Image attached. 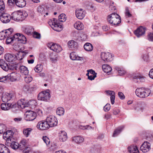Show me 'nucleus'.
<instances>
[{"mask_svg":"<svg viewBox=\"0 0 153 153\" xmlns=\"http://www.w3.org/2000/svg\"><path fill=\"white\" fill-rule=\"evenodd\" d=\"M28 16L27 13L25 11L15 12L11 15V18L16 21H22L24 20Z\"/></svg>","mask_w":153,"mask_h":153,"instance_id":"obj_1","label":"nucleus"},{"mask_svg":"<svg viewBox=\"0 0 153 153\" xmlns=\"http://www.w3.org/2000/svg\"><path fill=\"white\" fill-rule=\"evenodd\" d=\"M107 21L113 25H117L121 22V18L119 15L115 13H113L109 15L107 18Z\"/></svg>","mask_w":153,"mask_h":153,"instance_id":"obj_2","label":"nucleus"},{"mask_svg":"<svg viewBox=\"0 0 153 153\" xmlns=\"http://www.w3.org/2000/svg\"><path fill=\"white\" fill-rule=\"evenodd\" d=\"M135 92L138 97L141 98H145L150 95L151 91L149 89L146 90L143 88H139L136 89Z\"/></svg>","mask_w":153,"mask_h":153,"instance_id":"obj_3","label":"nucleus"},{"mask_svg":"<svg viewBox=\"0 0 153 153\" xmlns=\"http://www.w3.org/2000/svg\"><path fill=\"white\" fill-rule=\"evenodd\" d=\"M0 66L3 70L6 71L9 70H13L14 69H16V66L13 67L11 65L8 66L5 61L2 59H0Z\"/></svg>","mask_w":153,"mask_h":153,"instance_id":"obj_4","label":"nucleus"},{"mask_svg":"<svg viewBox=\"0 0 153 153\" xmlns=\"http://www.w3.org/2000/svg\"><path fill=\"white\" fill-rule=\"evenodd\" d=\"M46 120L50 127L55 126L57 124V119L53 116L50 115L48 117Z\"/></svg>","mask_w":153,"mask_h":153,"instance_id":"obj_5","label":"nucleus"},{"mask_svg":"<svg viewBox=\"0 0 153 153\" xmlns=\"http://www.w3.org/2000/svg\"><path fill=\"white\" fill-rule=\"evenodd\" d=\"M50 97V94L49 92L42 91L39 94L38 98L39 100L46 101L49 99Z\"/></svg>","mask_w":153,"mask_h":153,"instance_id":"obj_6","label":"nucleus"},{"mask_svg":"<svg viewBox=\"0 0 153 153\" xmlns=\"http://www.w3.org/2000/svg\"><path fill=\"white\" fill-rule=\"evenodd\" d=\"M37 127L42 130H47L50 127L46 120H42L39 122L37 125Z\"/></svg>","mask_w":153,"mask_h":153,"instance_id":"obj_7","label":"nucleus"},{"mask_svg":"<svg viewBox=\"0 0 153 153\" xmlns=\"http://www.w3.org/2000/svg\"><path fill=\"white\" fill-rule=\"evenodd\" d=\"M53 22H51L52 25L51 27L55 30L57 31H60L63 29V27L62 25L59 23H58L57 22V21L56 19H53Z\"/></svg>","mask_w":153,"mask_h":153,"instance_id":"obj_8","label":"nucleus"},{"mask_svg":"<svg viewBox=\"0 0 153 153\" xmlns=\"http://www.w3.org/2000/svg\"><path fill=\"white\" fill-rule=\"evenodd\" d=\"M8 107H6V103H2L1 104V108L3 110H8L11 108H17V105L16 102H12V103H9L8 104Z\"/></svg>","mask_w":153,"mask_h":153,"instance_id":"obj_9","label":"nucleus"},{"mask_svg":"<svg viewBox=\"0 0 153 153\" xmlns=\"http://www.w3.org/2000/svg\"><path fill=\"white\" fill-rule=\"evenodd\" d=\"M25 120L27 121H30L34 120L36 117V113L33 111H29L25 113Z\"/></svg>","mask_w":153,"mask_h":153,"instance_id":"obj_10","label":"nucleus"},{"mask_svg":"<svg viewBox=\"0 0 153 153\" xmlns=\"http://www.w3.org/2000/svg\"><path fill=\"white\" fill-rule=\"evenodd\" d=\"M48 47H49L51 50L57 53L61 52L62 50L61 46L56 44L51 43L49 44Z\"/></svg>","mask_w":153,"mask_h":153,"instance_id":"obj_11","label":"nucleus"},{"mask_svg":"<svg viewBox=\"0 0 153 153\" xmlns=\"http://www.w3.org/2000/svg\"><path fill=\"white\" fill-rule=\"evenodd\" d=\"M13 97V94L11 93H3L2 94L1 100L3 102H7L12 100Z\"/></svg>","mask_w":153,"mask_h":153,"instance_id":"obj_12","label":"nucleus"},{"mask_svg":"<svg viewBox=\"0 0 153 153\" xmlns=\"http://www.w3.org/2000/svg\"><path fill=\"white\" fill-rule=\"evenodd\" d=\"M85 11L82 8L77 9L75 11L76 16L79 19H83L85 17Z\"/></svg>","mask_w":153,"mask_h":153,"instance_id":"obj_13","label":"nucleus"},{"mask_svg":"<svg viewBox=\"0 0 153 153\" xmlns=\"http://www.w3.org/2000/svg\"><path fill=\"white\" fill-rule=\"evenodd\" d=\"M11 31H13V29L9 28L0 32V39L3 40L6 38L7 36L10 34Z\"/></svg>","mask_w":153,"mask_h":153,"instance_id":"obj_14","label":"nucleus"},{"mask_svg":"<svg viewBox=\"0 0 153 153\" xmlns=\"http://www.w3.org/2000/svg\"><path fill=\"white\" fill-rule=\"evenodd\" d=\"M140 149L143 152H146L150 150L151 144L147 141H145L142 145Z\"/></svg>","mask_w":153,"mask_h":153,"instance_id":"obj_15","label":"nucleus"},{"mask_svg":"<svg viewBox=\"0 0 153 153\" xmlns=\"http://www.w3.org/2000/svg\"><path fill=\"white\" fill-rule=\"evenodd\" d=\"M101 58L104 61L110 62L112 60V55L109 52H102L101 53Z\"/></svg>","mask_w":153,"mask_h":153,"instance_id":"obj_16","label":"nucleus"},{"mask_svg":"<svg viewBox=\"0 0 153 153\" xmlns=\"http://www.w3.org/2000/svg\"><path fill=\"white\" fill-rule=\"evenodd\" d=\"M146 29L142 26L138 27L134 32L135 34L138 37L144 35L145 33Z\"/></svg>","mask_w":153,"mask_h":153,"instance_id":"obj_17","label":"nucleus"},{"mask_svg":"<svg viewBox=\"0 0 153 153\" xmlns=\"http://www.w3.org/2000/svg\"><path fill=\"white\" fill-rule=\"evenodd\" d=\"M13 133L11 130L7 131L3 134V137L4 139L7 141H11V139L13 137Z\"/></svg>","mask_w":153,"mask_h":153,"instance_id":"obj_18","label":"nucleus"},{"mask_svg":"<svg viewBox=\"0 0 153 153\" xmlns=\"http://www.w3.org/2000/svg\"><path fill=\"white\" fill-rule=\"evenodd\" d=\"M11 18V16L10 15L6 13H4L0 17V19L1 21L4 23H7L9 22Z\"/></svg>","mask_w":153,"mask_h":153,"instance_id":"obj_19","label":"nucleus"},{"mask_svg":"<svg viewBox=\"0 0 153 153\" xmlns=\"http://www.w3.org/2000/svg\"><path fill=\"white\" fill-rule=\"evenodd\" d=\"M59 139L60 141H66L68 138L66 133L64 131H61L59 133Z\"/></svg>","mask_w":153,"mask_h":153,"instance_id":"obj_20","label":"nucleus"},{"mask_svg":"<svg viewBox=\"0 0 153 153\" xmlns=\"http://www.w3.org/2000/svg\"><path fill=\"white\" fill-rule=\"evenodd\" d=\"M23 31L27 35H29L31 34L33 31V28L30 26H25L22 27Z\"/></svg>","mask_w":153,"mask_h":153,"instance_id":"obj_21","label":"nucleus"},{"mask_svg":"<svg viewBox=\"0 0 153 153\" xmlns=\"http://www.w3.org/2000/svg\"><path fill=\"white\" fill-rule=\"evenodd\" d=\"M17 105H18L22 108H24L27 107V101L24 99H21L18 102Z\"/></svg>","mask_w":153,"mask_h":153,"instance_id":"obj_22","label":"nucleus"},{"mask_svg":"<svg viewBox=\"0 0 153 153\" xmlns=\"http://www.w3.org/2000/svg\"><path fill=\"white\" fill-rule=\"evenodd\" d=\"M9 76V79L12 82L16 80L19 78V74L17 73H12L8 75Z\"/></svg>","mask_w":153,"mask_h":153,"instance_id":"obj_23","label":"nucleus"},{"mask_svg":"<svg viewBox=\"0 0 153 153\" xmlns=\"http://www.w3.org/2000/svg\"><path fill=\"white\" fill-rule=\"evenodd\" d=\"M71 140L77 144L81 143L83 142L84 139L82 137L80 136H76L72 137Z\"/></svg>","mask_w":153,"mask_h":153,"instance_id":"obj_24","label":"nucleus"},{"mask_svg":"<svg viewBox=\"0 0 153 153\" xmlns=\"http://www.w3.org/2000/svg\"><path fill=\"white\" fill-rule=\"evenodd\" d=\"M0 153H10V151L5 145L0 144Z\"/></svg>","mask_w":153,"mask_h":153,"instance_id":"obj_25","label":"nucleus"},{"mask_svg":"<svg viewBox=\"0 0 153 153\" xmlns=\"http://www.w3.org/2000/svg\"><path fill=\"white\" fill-rule=\"evenodd\" d=\"M128 151L131 153H139L137 147L136 146L131 145L128 147Z\"/></svg>","mask_w":153,"mask_h":153,"instance_id":"obj_26","label":"nucleus"},{"mask_svg":"<svg viewBox=\"0 0 153 153\" xmlns=\"http://www.w3.org/2000/svg\"><path fill=\"white\" fill-rule=\"evenodd\" d=\"M15 56L10 53L6 54L4 55V59L7 61L11 62L13 61L15 58Z\"/></svg>","mask_w":153,"mask_h":153,"instance_id":"obj_27","label":"nucleus"},{"mask_svg":"<svg viewBox=\"0 0 153 153\" xmlns=\"http://www.w3.org/2000/svg\"><path fill=\"white\" fill-rule=\"evenodd\" d=\"M133 79L135 82H144L145 81L144 77L140 75L134 76L133 77Z\"/></svg>","mask_w":153,"mask_h":153,"instance_id":"obj_28","label":"nucleus"},{"mask_svg":"<svg viewBox=\"0 0 153 153\" xmlns=\"http://www.w3.org/2000/svg\"><path fill=\"white\" fill-rule=\"evenodd\" d=\"M124 128V126H122L118 127L114 131L112 135V136L113 137H115L117 136L120 133V132L122 131Z\"/></svg>","mask_w":153,"mask_h":153,"instance_id":"obj_29","label":"nucleus"},{"mask_svg":"<svg viewBox=\"0 0 153 153\" xmlns=\"http://www.w3.org/2000/svg\"><path fill=\"white\" fill-rule=\"evenodd\" d=\"M27 145V140L25 139H23L20 141L19 144V149L21 150H22L25 148Z\"/></svg>","mask_w":153,"mask_h":153,"instance_id":"obj_30","label":"nucleus"},{"mask_svg":"<svg viewBox=\"0 0 153 153\" xmlns=\"http://www.w3.org/2000/svg\"><path fill=\"white\" fill-rule=\"evenodd\" d=\"M16 4L18 7H22L26 5V2L25 0H17Z\"/></svg>","mask_w":153,"mask_h":153,"instance_id":"obj_31","label":"nucleus"},{"mask_svg":"<svg viewBox=\"0 0 153 153\" xmlns=\"http://www.w3.org/2000/svg\"><path fill=\"white\" fill-rule=\"evenodd\" d=\"M74 27L76 29L81 30L84 28L83 24L79 22H76L74 25Z\"/></svg>","mask_w":153,"mask_h":153,"instance_id":"obj_32","label":"nucleus"},{"mask_svg":"<svg viewBox=\"0 0 153 153\" xmlns=\"http://www.w3.org/2000/svg\"><path fill=\"white\" fill-rule=\"evenodd\" d=\"M70 57L72 60H81L82 58L77 56L75 52H72L70 53Z\"/></svg>","mask_w":153,"mask_h":153,"instance_id":"obj_33","label":"nucleus"},{"mask_svg":"<svg viewBox=\"0 0 153 153\" xmlns=\"http://www.w3.org/2000/svg\"><path fill=\"white\" fill-rule=\"evenodd\" d=\"M20 70L21 73L25 75H27L29 71L27 68L24 66H21L20 67Z\"/></svg>","mask_w":153,"mask_h":153,"instance_id":"obj_34","label":"nucleus"},{"mask_svg":"<svg viewBox=\"0 0 153 153\" xmlns=\"http://www.w3.org/2000/svg\"><path fill=\"white\" fill-rule=\"evenodd\" d=\"M102 69L103 71L107 73L110 72L112 70L111 68L109 65L106 64L102 65Z\"/></svg>","mask_w":153,"mask_h":153,"instance_id":"obj_35","label":"nucleus"},{"mask_svg":"<svg viewBox=\"0 0 153 153\" xmlns=\"http://www.w3.org/2000/svg\"><path fill=\"white\" fill-rule=\"evenodd\" d=\"M58 59V56L57 54L51 53L50 54V60L51 61L54 63L56 62Z\"/></svg>","mask_w":153,"mask_h":153,"instance_id":"obj_36","label":"nucleus"},{"mask_svg":"<svg viewBox=\"0 0 153 153\" xmlns=\"http://www.w3.org/2000/svg\"><path fill=\"white\" fill-rule=\"evenodd\" d=\"M84 49L87 51H91L93 49V47L92 45L89 43H86L84 45Z\"/></svg>","mask_w":153,"mask_h":153,"instance_id":"obj_37","label":"nucleus"},{"mask_svg":"<svg viewBox=\"0 0 153 153\" xmlns=\"http://www.w3.org/2000/svg\"><path fill=\"white\" fill-rule=\"evenodd\" d=\"M77 43L73 40L69 41L68 43V47L70 48L76 47L77 46Z\"/></svg>","mask_w":153,"mask_h":153,"instance_id":"obj_38","label":"nucleus"},{"mask_svg":"<svg viewBox=\"0 0 153 153\" xmlns=\"http://www.w3.org/2000/svg\"><path fill=\"white\" fill-rule=\"evenodd\" d=\"M13 33V31H11V33L10 34V35L7 36L6 37V38H7L6 41V44H9L14 40V39H13V34H12Z\"/></svg>","mask_w":153,"mask_h":153,"instance_id":"obj_39","label":"nucleus"},{"mask_svg":"<svg viewBox=\"0 0 153 153\" xmlns=\"http://www.w3.org/2000/svg\"><path fill=\"white\" fill-rule=\"evenodd\" d=\"M32 130V129L30 128H25L23 130V133L26 137H27L30 135Z\"/></svg>","mask_w":153,"mask_h":153,"instance_id":"obj_40","label":"nucleus"},{"mask_svg":"<svg viewBox=\"0 0 153 153\" xmlns=\"http://www.w3.org/2000/svg\"><path fill=\"white\" fill-rule=\"evenodd\" d=\"M26 37L23 34H20L19 36L18 41H20V43L25 44L26 42Z\"/></svg>","mask_w":153,"mask_h":153,"instance_id":"obj_41","label":"nucleus"},{"mask_svg":"<svg viewBox=\"0 0 153 153\" xmlns=\"http://www.w3.org/2000/svg\"><path fill=\"white\" fill-rule=\"evenodd\" d=\"M43 68V65L41 64H39L36 65L34 70L36 72L39 73L42 70Z\"/></svg>","mask_w":153,"mask_h":153,"instance_id":"obj_42","label":"nucleus"},{"mask_svg":"<svg viewBox=\"0 0 153 153\" xmlns=\"http://www.w3.org/2000/svg\"><path fill=\"white\" fill-rule=\"evenodd\" d=\"M27 104H28L27 107L29 106L31 108L34 107L36 105V101L34 100H32L27 101Z\"/></svg>","mask_w":153,"mask_h":153,"instance_id":"obj_43","label":"nucleus"},{"mask_svg":"<svg viewBox=\"0 0 153 153\" xmlns=\"http://www.w3.org/2000/svg\"><path fill=\"white\" fill-rule=\"evenodd\" d=\"M115 68L116 70L118 71L119 74L120 75L122 76L125 74V71L123 68L117 66Z\"/></svg>","mask_w":153,"mask_h":153,"instance_id":"obj_44","label":"nucleus"},{"mask_svg":"<svg viewBox=\"0 0 153 153\" xmlns=\"http://www.w3.org/2000/svg\"><path fill=\"white\" fill-rule=\"evenodd\" d=\"M64 113V110L62 107L58 108L56 110V113L59 115H63Z\"/></svg>","mask_w":153,"mask_h":153,"instance_id":"obj_45","label":"nucleus"},{"mask_svg":"<svg viewBox=\"0 0 153 153\" xmlns=\"http://www.w3.org/2000/svg\"><path fill=\"white\" fill-rule=\"evenodd\" d=\"M10 147L12 148L16 149L19 148V144L15 142H12L10 144Z\"/></svg>","mask_w":153,"mask_h":153,"instance_id":"obj_46","label":"nucleus"},{"mask_svg":"<svg viewBox=\"0 0 153 153\" xmlns=\"http://www.w3.org/2000/svg\"><path fill=\"white\" fill-rule=\"evenodd\" d=\"M58 21L60 22H65L66 20L65 15L63 14H60L58 17Z\"/></svg>","mask_w":153,"mask_h":153,"instance_id":"obj_47","label":"nucleus"},{"mask_svg":"<svg viewBox=\"0 0 153 153\" xmlns=\"http://www.w3.org/2000/svg\"><path fill=\"white\" fill-rule=\"evenodd\" d=\"M90 151L93 153H97L99 152V150L97 146H93L91 147Z\"/></svg>","mask_w":153,"mask_h":153,"instance_id":"obj_48","label":"nucleus"},{"mask_svg":"<svg viewBox=\"0 0 153 153\" xmlns=\"http://www.w3.org/2000/svg\"><path fill=\"white\" fill-rule=\"evenodd\" d=\"M32 77L30 75H27L24 77L25 81L27 83L30 82L32 81Z\"/></svg>","mask_w":153,"mask_h":153,"instance_id":"obj_49","label":"nucleus"},{"mask_svg":"<svg viewBox=\"0 0 153 153\" xmlns=\"http://www.w3.org/2000/svg\"><path fill=\"white\" fill-rule=\"evenodd\" d=\"M38 11L42 15H44V16H45V10L44 9V8L42 6H39L38 7Z\"/></svg>","mask_w":153,"mask_h":153,"instance_id":"obj_50","label":"nucleus"},{"mask_svg":"<svg viewBox=\"0 0 153 153\" xmlns=\"http://www.w3.org/2000/svg\"><path fill=\"white\" fill-rule=\"evenodd\" d=\"M24 55L22 52H19L17 54L16 57L17 59L19 60H22L24 57Z\"/></svg>","mask_w":153,"mask_h":153,"instance_id":"obj_51","label":"nucleus"},{"mask_svg":"<svg viewBox=\"0 0 153 153\" xmlns=\"http://www.w3.org/2000/svg\"><path fill=\"white\" fill-rule=\"evenodd\" d=\"M42 138L44 141L47 145L49 144L50 140L47 136H43Z\"/></svg>","mask_w":153,"mask_h":153,"instance_id":"obj_52","label":"nucleus"},{"mask_svg":"<svg viewBox=\"0 0 153 153\" xmlns=\"http://www.w3.org/2000/svg\"><path fill=\"white\" fill-rule=\"evenodd\" d=\"M9 79V76L8 75L4 76H2L0 77V82H4Z\"/></svg>","mask_w":153,"mask_h":153,"instance_id":"obj_53","label":"nucleus"},{"mask_svg":"<svg viewBox=\"0 0 153 153\" xmlns=\"http://www.w3.org/2000/svg\"><path fill=\"white\" fill-rule=\"evenodd\" d=\"M148 39L149 41H153V32H150L148 34Z\"/></svg>","mask_w":153,"mask_h":153,"instance_id":"obj_54","label":"nucleus"},{"mask_svg":"<svg viewBox=\"0 0 153 153\" xmlns=\"http://www.w3.org/2000/svg\"><path fill=\"white\" fill-rule=\"evenodd\" d=\"M33 36L34 38L36 39H40L41 38L40 34L35 31L33 33Z\"/></svg>","mask_w":153,"mask_h":153,"instance_id":"obj_55","label":"nucleus"},{"mask_svg":"<svg viewBox=\"0 0 153 153\" xmlns=\"http://www.w3.org/2000/svg\"><path fill=\"white\" fill-rule=\"evenodd\" d=\"M110 104H106L104 107V109L105 111H108L110 109Z\"/></svg>","mask_w":153,"mask_h":153,"instance_id":"obj_56","label":"nucleus"},{"mask_svg":"<svg viewBox=\"0 0 153 153\" xmlns=\"http://www.w3.org/2000/svg\"><path fill=\"white\" fill-rule=\"evenodd\" d=\"M0 8L2 10L4 9L5 5L3 0H0Z\"/></svg>","mask_w":153,"mask_h":153,"instance_id":"obj_57","label":"nucleus"},{"mask_svg":"<svg viewBox=\"0 0 153 153\" xmlns=\"http://www.w3.org/2000/svg\"><path fill=\"white\" fill-rule=\"evenodd\" d=\"M118 95L119 97L122 100H123L125 99V96L121 92H119L118 93Z\"/></svg>","mask_w":153,"mask_h":153,"instance_id":"obj_58","label":"nucleus"},{"mask_svg":"<svg viewBox=\"0 0 153 153\" xmlns=\"http://www.w3.org/2000/svg\"><path fill=\"white\" fill-rule=\"evenodd\" d=\"M120 112L119 109L116 108H114L113 109V113L114 115H116Z\"/></svg>","mask_w":153,"mask_h":153,"instance_id":"obj_59","label":"nucleus"},{"mask_svg":"<svg viewBox=\"0 0 153 153\" xmlns=\"http://www.w3.org/2000/svg\"><path fill=\"white\" fill-rule=\"evenodd\" d=\"M35 113L40 116H42L43 115L42 111L39 109H37L36 111V113Z\"/></svg>","mask_w":153,"mask_h":153,"instance_id":"obj_60","label":"nucleus"},{"mask_svg":"<svg viewBox=\"0 0 153 153\" xmlns=\"http://www.w3.org/2000/svg\"><path fill=\"white\" fill-rule=\"evenodd\" d=\"M19 35H20V34L18 33L14 35L13 34V39H14V40H16L17 41H18L19 37Z\"/></svg>","mask_w":153,"mask_h":153,"instance_id":"obj_61","label":"nucleus"},{"mask_svg":"<svg viewBox=\"0 0 153 153\" xmlns=\"http://www.w3.org/2000/svg\"><path fill=\"white\" fill-rule=\"evenodd\" d=\"M79 127L80 128L82 129H88L89 128V127L91 128V126H79Z\"/></svg>","mask_w":153,"mask_h":153,"instance_id":"obj_62","label":"nucleus"},{"mask_svg":"<svg viewBox=\"0 0 153 153\" xmlns=\"http://www.w3.org/2000/svg\"><path fill=\"white\" fill-rule=\"evenodd\" d=\"M125 14L126 16L128 17H131L132 16L131 14L130 13L129 10L128 8H126V9Z\"/></svg>","mask_w":153,"mask_h":153,"instance_id":"obj_63","label":"nucleus"},{"mask_svg":"<svg viewBox=\"0 0 153 153\" xmlns=\"http://www.w3.org/2000/svg\"><path fill=\"white\" fill-rule=\"evenodd\" d=\"M149 76L151 78L153 79V68L150 70L149 73Z\"/></svg>","mask_w":153,"mask_h":153,"instance_id":"obj_64","label":"nucleus"}]
</instances>
